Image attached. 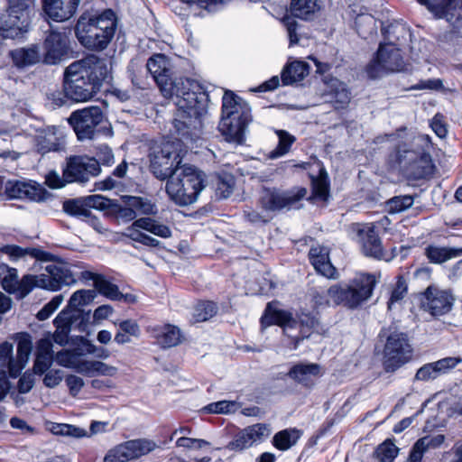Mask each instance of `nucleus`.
I'll list each match as a JSON object with an SVG mask.
<instances>
[{
    "mask_svg": "<svg viewBox=\"0 0 462 462\" xmlns=\"http://www.w3.org/2000/svg\"><path fill=\"white\" fill-rule=\"evenodd\" d=\"M462 362L460 357L448 356L421 366L416 373L419 381H430L448 373Z\"/></svg>",
    "mask_w": 462,
    "mask_h": 462,
    "instance_id": "obj_25",
    "label": "nucleus"
},
{
    "mask_svg": "<svg viewBox=\"0 0 462 462\" xmlns=\"http://www.w3.org/2000/svg\"><path fill=\"white\" fill-rule=\"evenodd\" d=\"M52 347L53 345L49 337L41 338L36 342L35 358L32 365L34 374L42 375L51 368L55 360Z\"/></svg>",
    "mask_w": 462,
    "mask_h": 462,
    "instance_id": "obj_27",
    "label": "nucleus"
},
{
    "mask_svg": "<svg viewBox=\"0 0 462 462\" xmlns=\"http://www.w3.org/2000/svg\"><path fill=\"white\" fill-rule=\"evenodd\" d=\"M251 120L222 116L218 129L226 141L240 144L245 140V127Z\"/></svg>",
    "mask_w": 462,
    "mask_h": 462,
    "instance_id": "obj_30",
    "label": "nucleus"
},
{
    "mask_svg": "<svg viewBox=\"0 0 462 462\" xmlns=\"http://www.w3.org/2000/svg\"><path fill=\"white\" fill-rule=\"evenodd\" d=\"M130 460L137 459L153 451L157 445L153 440L136 439L125 441Z\"/></svg>",
    "mask_w": 462,
    "mask_h": 462,
    "instance_id": "obj_39",
    "label": "nucleus"
},
{
    "mask_svg": "<svg viewBox=\"0 0 462 462\" xmlns=\"http://www.w3.org/2000/svg\"><path fill=\"white\" fill-rule=\"evenodd\" d=\"M5 193L9 199L41 201L44 199V189L36 182L26 180H8Z\"/></svg>",
    "mask_w": 462,
    "mask_h": 462,
    "instance_id": "obj_23",
    "label": "nucleus"
},
{
    "mask_svg": "<svg viewBox=\"0 0 462 462\" xmlns=\"http://www.w3.org/2000/svg\"><path fill=\"white\" fill-rule=\"evenodd\" d=\"M107 60L89 54L66 67L63 73V92L74 102L91 100L101 89L108 76Z\"/></svg>",
    "mask_w": 462,
    "mask_h": 462,
    "instance_id": "obj_2",
    "label": "nucleus"
},
{
    "mask_svg": "<svg viewBox=\"0 0 462 462\" xmlns=\"http://www.w3.org/2000/svg\"><path fill=\"white\" fill-rule=\"evenodd\" d=\"M125 202L126 205L131 206L135 209L137 216H154L158 212L156 204L147 198L131 196L126 199Z\"/></svg>",
    "mask_w": 462,
    "mask_h": 462,
    "instance_id": "obj_42",
    "label": "nucleus"
},
{
    "mask_svg": "<svg viewBox=\"0 0 462 462\" xmlns=\"http://www.w3.org/2000/svg\"><path fill=\"white\" fill-rule=\"evenodd\" d=\"M375 284L374 275L360 273L346 284H335L328 289H312L311 301L315 309L343 305L355 310L370 299Z\"/></svg>",
    "mask_w": 462,
    "mask_h": 462,
    "instance_id": "obj_3",
    "label": "nucleus"
},
{
    "mask_svg": "<svg viewBox=\"0 0 462 462\" xmlns=\"http://www.w3.org/2000/svg\"><path fill=\"white\" fill-rule=\"evenodd\" d=\"M236 180L231 174L219 175L216 183V194L219 199L228 198L235 188Z\"/></svg>",
    "mask_w": 462,
    "mask_h": 462,
    "instance_id": "obj_47",
    "label": "nucleus"
},
{
    "mask_svg": "<svg viewBox=\"0 0 462 462\" xmlns=\"http://www.w3.org/2000/svg\"><path fill=\"white\" fill-rule=\"evenodd\" d=\"M455 299L448 290H442L435 285L429 286L422 296L421 307L434 317L448 313L454 305Z\"/></svg>",
    "mask_w": 462,
    "mask_h": 462,
    "instance_id": "obj_18",
    "label": "nucleus"
},
{
    "mask_svg": "<svg viewBox=\"0 0 462 462\" xmlns=\"http://www.w3.org/2000/svg\"><path fill=\"white\" fill-rule=\"evenodd\" d=\"M425 254L430 263H442L448 260L460 256L462 254V249L429 245L425 249Z\"/></svg>",
    "mask_w": 462,
    "mask_h": 462,
    "instance_id": "obj_38",
    "label": "nucleus"
},
{
    "mask_svg": "<svg viewBox=\"0 0 462 462\" xmlns=\"http://www.w3.org/2000/svg\"><path fill=\"white\" fill-rule=\"evenodd\" d=\"M71 51L69 31L65 28L50 30L43 42V64L56 65L65 60Z\"/></svg>",
    "mask_w": 462,
    "mask_h": 462,
    "instance_id": "obj_14",
    "label": "nucleus"
},
{
    "mask_svg": "<svg viewBox=\"0 0 462 462\" xmlns=\"http://www.w3.org/2000/svg\"><path fill=\"white\" fill-rule=\"evenodd\" d=\"M177 447L189 449H200L206 446H209V442L201 439H191L187 437L179 438L176 441Z\"/></svg>",
    "mask_w": 462,
    "mask_h": 462,
    "instance_id": "obj_61",
    "label": "nucleus"
},
{
    "mask_svg": "<svg viewBox=\"0 0 462 462\" xmlns=\"http://www.w3.org/2000/svg\"><path fill=\"white\" fill-rule=\"evenodd\" d=\"M129 227H135L138 230L143 229L162 238L171 236V231L168 226L149 217L135 219Z\"/></svg>",
    "mask_w": 462,
    "mask_h": 462,
    "instance_id": "obj_37",
    "label": "nucleus"
},
{
    "mask_svg": "<svg viewBox=\"0 0 462 462\" xmlns=\"http://www.w3.org/2000/svg\"><path fill=\"white\" fill-rule=\"evenodd\" d=\"M166 193L179 206H189L197 201L205 188V175L193 166L176 167L167 178Z\"/></svg>",
    "mask_w": 462,
    "mask_h": 462,
    "instance_id": "obj_5",
    "label": "nucleus"
},
{
    "mask_svg": "<svg viewBox=\"0 0 462 462\" xmlns=\"http://www.w3.org/2000/svg\"><path fill=\"white\" fill-rule=\"evenodd\" d=\"M64 300L62 294L54 296L51 301L43 306V308L38 311L36 317L39 320H46L51 314L60 306Z\"/></svg>",
    "mask_w": 462,
    "mask_h": 462,
    "instance_id": "obj_58",
    "label": "nucleus"
},
{
    "mask_svg": "<svg viewBox=\"0 0 462 462\" xmlns=\"http://www.w3.org/2000/svg\"><path fill=\"white\" fill-rule=\"evenodd\" d=\"M251 447L252 441H249L247 431L244 429L236 434L233 440L227 444L226 448L231 451L241 452Z\"/></svg>",
    "mask_w": 462,
    "mask_h": 462,
    "instance_id": "obj_53",
    "label": "nucleus"
},
{
    "mask_svg": "<svg viewBox=\"0 0 462 462\" xmlns=\"http://www.w3.org/2000/svg\"><path fill=\"white\" fill-rule=\"evenodd\" d=\"M261 325L263 328L271 325H278L283 328L285 333L300 326L301 328L300 337L288 334L289 337L295 338L296 343L309 337L310 335L307 334L309 330H313L319 334H323L326 331L325 327L321 325L316 317L309 314H301L300 316V321L298 322L293 319L291 312L276 308L275 302H269L267 304L264 313L261 318Z\"/></svg>",
    "mask_w": 462,
    "mask_h": 462,
    "instance_id": "obj_8",
    "label": "nucleus"
},
{
    "mask_svg": "<svg viewBox=\"0 0 462 462\" xmlns=\"http://www.w3.org/2000/svg\"><path fill=\"white\" fill-rule=\"evenodd\" d=\"M0 283L6 291L10 293L17 292L19 288L17 270L7 266V271L2 276Z\"/></svg>",
    "mask_w": 462,
    "mask_h": 462,
    "instance_id": "obj_54",
    "label": "nucleus"
},
{
    "mask_svg": "<svg viewBox=\"0 0 462 462\" xmlns=\"http://www.w3.org/2000/svg\"><path fill=\"white\" fill-rule=\"evenodd\" d=\"M97 296L95 290H78L72 293L65 309L67 316L77 319L82 313L83 308L93 302Z\"/></svg>",
    "mask_w": 462,
    "mask_h": 462,
    "instance_id": "obj_31",
    "label": "nucleus"
},
{
    "mask_svg": "<svg viewBox=\"0 0 462 462\" xmlns=\"http://www.w3.org/2000/svg\"><path fill=\"white\" fill-rule=\"evenodd\" d=\"M95 289L112 300H121L124 297L118 287L107 281L103 275L96 282Z\"/></svg>",
    "mask_w": 462,
    "mask_h": 462,
    "instance_id": "obj_44",
    "label": "nucleus"
},
{
    "mask_svg": "<svg viewBox=\"0 0 462 462\" xmlns=\"http://www.w3.org/2000/svg\"><path fill=\"white\" fill-rule=\"evenodd\" d=\"M247 431L249 441H252V447L264 441L271 434L269 425L257 423L245 428Z\"/></svg>",
    "mask_w": 462,
    "mask_h": 462,
    "instance_id": "obj_45",
    "label": "nucleus"
},
{
    "mask_svg": "<svg viewBox=\"0 0 462 462\" xmlns=\"http://www.w3.org/2000/svg\"><path fill=\"white\" fill-rule=\"evenodd\" d=\"M116 27L115 13L108 9L100 14L84 13L75 27L79 42L91 51L105 50L113 39Z\"/></svg>",
    "mask_w": 462,
    "mask_h": 462,
    "instance_id": "obj_4",
    "label": "nucleus"
},
{
    "mask_svg": "<svg viewBox=\"0 0 462 462\" xmlns=\"http://www.w3.org/2000/svg\"><path fill=\"white\" fill-rule=\"evenodd\" d=\"M405 69V62L396 43H381L375 58L367 67V74L376 79L383 74L400 72Z\"/></svg>",
    "mask_w": 462,
    "mask_h": 462,
    "instance_id": "obj_11",
    "label": "nucleus"
},
{
    "mask_svg": "<svg viewBox=\"0 0 462 462\" xmlns=\"http://www.w3.org/2000/svg\"><path fill=\"white\" fill-rule=\"evenodd\" d=\"M436 18L445 19L455 29L462 28V0H417Z\"/></svg>",
    "mask_w": 462,
    "mask_h": 462,
    "instance_id": "obj_17",
    "label": "nucleus"
},
{
    "mask_svg": "<svg viewBox=\"0 0 462 462\" xmlns=\"http://www.w3.org/2000/svg\"><path fill=\"white\" fill-rule=\"evenodd\" d=\"M127 236L133 241L141 243L147 246L157 247L160 245L159 240L141 232L135 227L127 228Z\"/></svg>",
    "mask_w": 462,
    "mask_h": 462,
    "instance_id": "obj_55",
    "label": "nucleus"
},
{
    "mask_svg": "<svg viewBox=\"0 0 462 462\" xmlns=\"http://www.w3.org/2000/svg\"><path fill=\"white\" fill-rule=\"evenodd\" d=\"M407 292V284L402 277H398L396 286L392 291L388 301V309L392 310L395 303L400 302Z\"/></svg>",
    "mask_w": 462,
    "mask_h": 462,
    "instance_id": "obj_59",
    "label": "nucleus"
},
{
    "mask_svg": "<svg viewBox=\"0 0 462 462\" xmlns=\"http://www.w3.org/2000/svg\"><path fill=\"white\" fill-rule=\"evenodd\" d=\"M63 210L70 216L80 217L82 220H84L90 212V210L86 208L85 202L82 203L76 199L65 201L63 203Z\"/></svg>",
    "mask_w": 462,
    "mask_h": 462,
    "instance_id": "obj_52",
    "label": "nucleus"
},
{
    "mask_svg": "<svg viewBox=\"0 0 462 462\" xmlns=\"http://www.w3.org/2000/svg\"><path fill=\"white\" fill-rule=\"evenodd\" d=\"M46 273H42L40 288L49 291H58L62 286H69L77 282L72 273L66 267L55 264L46 267Z\"/></svg>",
    "mask_w": 462,
    "mask_h": 462,
    "instance_id": "obj_22",
    "label": "nucleus"
},
{
    "mask_svg": "<svg viewBox=\"0 0 462 462\" xmlns=\"http://www.w3.org/2000/svg\"><path fill=\"white\" fill-rule=\"evenodd\" d=\"M307 194L304 188H294L290 190L276 189H263L260 197V203L265 210L276 211L283 208H291Z\"/></svg>",
    "mask_w": 462,
    "mask_h": 462,
    "instance_id": "obj_15",
    "label": "nucleus"
},
{
    "mask_svg": "<svg viewBox=\"0 0 462 462\" xmlns=\"http://www.w3.org/2000/svg\"><path fill=\"white\" fill-rule=\"evenodd\" d=\"M174 130H176L175 127ZM201 131L202 129L199 134L193 138L182 136L175 131L181 140H168L154 144L149 155L150 170L152 174L159 180H166L173 173L176 167H181L180 162L183 152L182 143L198 139L201 134Z\"/></svg>",
    "mask_w": 462,
    "mask_h": 462,
    "instance_id": "obj_7",
    "label": "nucleus"
},
{
    "mask_svg": "<svg viewBox=\"0 0 462 462\" xmlns=\"http://www.w3.org/2000/svg\"><path fill=\"white\" fill-rule=\"evenodd\" d=\"M40 275H24L21 281H19V288L17 289V292L24 297L30 293V291L34 288H40Z\"/></svg>",
    "mask_w": 462,
    "mask_h": 462,
    "instance_id": "obj_57",
    "label": "nucleus"
},
{
    "mask_svg": "<svg viewBox=\"0 0 462 462\" xmlns=\"http://www.w3.org/2000/svg\"><path fill=\"white\" fill-rule=\"evenodd\" d=\"M79 360V355L69 350H61L55 355L57 364L67 368L75 369Z\"/></svg>",
    "mask_w": 462,
    "mask_h": 462,
    "instance_id": "obj_56",
    "label": "nucleus"
},
{
    "mask_svg": "<svg viewBox=\"0 0 462 462\" xmlns=\"http://www.w3.org/2000/svg\"><path fill=\"white\" fill-rule=\"evenodd\" d=\"M279 137V143L275 149L270 152L268 157L270 159H277L289 152L291 146L295 142V137L284 130L276 132Z\"/></svg>",
    "mask_w": 462,
    "mask_h": 462,
    "instance_id": "obj_43",
    "label": "nucleus"
},
{
    "mask_svg": "<svg viewBox=\"0 0 462 462\" xmlns=\"http://www.w3.org/2000/svg\"><path fill=\"white\" fill-rule=\"evenodd\" d=\"M116 326H118L119 329L123 330L130 337H139L141 329L138 323L134 319H125L118 322H115Z\"/></svg>",
    "mask_w": 462,
    "mask_h": 462,
    "instance_id": "obj_63",
    "label": "nucleus"
},
{
    "mask_svg": "<svg viewBox=\"0 0 462 462\" xmlns=\"http://www.w3.org/2000/svg\"><path fill=\"white\" fill-rule=\"evenodd\" d=\"M100 173V166L94 157L75 155L67 159L64 176L67 181L85 183Z\"/></svg>",
    "mask_w": 462,
    "mask_h": 462,
    "instance_id": "obj_16",
    "label": "nucleus"
},
{
    "mask_svg": "<svg viewBox=\"0 0 462 462\" xmlns=\"http://www.w3.org/2000/svg\"><path fill=\"white\" fill-rule=\"evenodd\" d=\"M43 384L48 388H54L60 383L63 373L59 369H49L43 374Z\"/></svg>",
    "mask_w": 462,
    "mask_h": 462,
    "instance_id": "obj_64",
    "label": "nucleus"
},
{
    "mask_svg": "<svg viewBox=\"0 0 462 462\" xmlns=\"http://www.w3.org/2000/svg\"><path fill=\"white\" fill-rule=\"evenodd\" d=\"M239 409V405L234 401H219L209 403L204 410L208 413H234Z\"/></svg>",
    "mask_w": 462,
    "mask_h": 462,
    "instance_id": "obj_50",
    "label": "nucleus"
},
{
    "mask_svg": "<svg viewBox=\"0 0 462 462\" xmlns=\"http://www.w3.org/2000/svg\"><path fill=\"white\" fill-rule=\"evenodd\" d=\"M85 206L97 209H106L111 207V200L101 195H90L84 199Z\"/></svg>",
    "mask_w": 462,
    "mask_h": 462,
    "instance_id": "obj_60",
    "label": "nucleus"
},
{
    "mask_svg": "<svg viewBox=\"0 0 462 462\" xmlns=\"http://www.w3.org/2000/svg\"><path fill=\"white\" fill-rule=\"evenodd\" d=\"M310 261L317 273L327 278H334L336 268L332 265L328 258V251L326 247H311L309 253Z\"/></svg>",
    "mask_w": 462,
    "mask_h": 462,
    "instance_id": "obj_33",
    "label": "nucleus"
},
{
    "mask_svg": "<svg viewBox=\"0 0 462 462\" xmlns=\"http://www.w3.org/2000/svg\"><path fill=\"white\" fill-rule=\"evenodd\" d=\"M3 252L14 261L28 256L33 259H42L44 255V252L40 249L31 247L23 248L15 245H5L3 248Z\"/></svg>",
    "mask_w": 462,
    "mask_h": 462,
    "instance_id": "obj_41",
    "label": "nucleus"
},
{
    "mask_svg": "<svg viewBox=\"0 0 462 462\" xmlns=\"http://www.w3.org/2000/svg\"><path fill=\"white\" fill-rule=\"evenodd\" d=\"M300 438V431L286 429L277 432L273 438V445L279 450L285 451L293 447Z\"/></svg>",
    "mask_w": 462,
    "mask_h": 462,
    "instance_id": "obj_40",
    "label": "nucleus"
},
{
    "mask_svg": "<svg viewBox=\"0 0 462 462\" xmlns=\"http://www.w3.org/2000/svg\"><path fill=\"white\" fill-rule=\"evenodd\" d=\"M222 116L251 120L249 105L232 91H226L222 98Z\"/></svg>",
    "mask_w": 462,
    "mask_h": 462,
    "instance_id": "obj_29",
    "label": "nucleus"
},
{
    "mask_svg": "<svg viewBox=\"0 0 462 462\" xmlns=\"http://www.w3.org/2000/svg\"><path fill=\"white\" fill-rule=\"evenodd\" d=\"M35 145L37 152L42 154L62 151L65 148V134L60 127L47 126L37 132Z\"/></svg>",
    "mask_w": 462,
    "mask_h": 462,
    "instance_id": "obj_20",
    "label": "nucleus"
},
{
    "mask_svg": "<svg viewBox=\"0 0 462 462\" xmlns=\"http://www.w3.org/2000/svg\"><path fill=\"white\" fill-rule=\"evenodd\" d=\"M358 235L362 244V251L366 256L385 261L392 259V256H389L384 252L381 239L376 234L373 224L364 226L359 230Z\"/></svg>",
    "mask_w": 462,
    "mask_h": 462,
    "instance_id": "obj_24",
    "label": "nucleus"
},
{
    "mask_svg": "<svg viewBox=\"0 0 462 462\" xmlns=\"http://www.w3.org/2000/svg\"><path fill=\"white\" fill-rule=\"evenodd\" d=\"M130 461L125 443H121L110 448L104 457L103 462H128Z\"/></svg>",
    "mask_w": 462,
    "mask_h": 462,
    "instance_id": "obj_51",
    "label": "nucleus"
},
{
    "mask_svg": "<svg viewBox=\"0 0 462 462\" xmlns=\"http://www.w3.org/2000/svg\"><path fill=\"white\" fill-rule=\"evenodd\" d=\"M5 14L0 17V45L5 40H22L30 30L35 3L30 0H7Z\"/></svg>",
    "mask_w": 462,
    "mask_h": 462,
    "instance_id": "obj_6",
    "label": "nucleus"
},
{
    "mask_svg": "<svg viewBox=\"0 0 462 462\" xmlns=\"http://www.w3.org/2000/svg\"><path fill=\"white\" fill-rule=\"evenodd\" d=\"M383 365L387 372H393L406 364L411 357L412 347L408 336L398 330L383 329Z\"/></svg>",
    "mask_w": 462,
    "mask_h": 462,
    "instance_id": "obj_9",
    "label": "nucleus"
},
{
    "mask_svg": "<svg viewBox=\"0 0 462 462\" xmlns=\"http://www.w3.org/2000/svg\"><path fill=\"white\" fill-rule=\"evenodd\" d=\"M414 203L411 195L395 196L386 202V209L390 214H398L410 208Z\"/></svg>",
    "mask_w": 462,
    "mask_h": 462,
    "instance_id": "obj_46",
    "label": "nucleus"
},
{
    "mask_svg": "<svg viewBox=\"0 0 462 462\" xmlns=\"http://www.w3.org/2000/svg\"><path fill=\"white\" fill-rule=\"evenodd\" d=\"M399 448L390 439L380 444L376 448V457L380 462H392L397 456Z\"/></svg>",
    "mask_w": 462,
    "mask_h": 462,
    "instance_id": "obj_49",
    "label": "nucleus"
},
{
    "mask_svg": "<svg viewBox=\"0 0 462 462\" xmlns=\"http://www.w3.org/2000/svg\"><path fill=\"white\" fill-rule=\"evenodd\" d=\"M98 166L100 164L110 166L115 162V158L111 148L106 144L99 145L97 151V159Z\"/></svg>",
    "mask_w": 462,
    "mask_h": 462,
    "instance_id": "obj_62",
    "label": "nucleus"
},
{
    "mask_svg": "<svg viewBox=\"0 0 462 462\" xmlns=\"http://www.w3.org/2000/svg\"><path fill=\"white\" fill-rule=\"evenodd\" d=\"M309 64L304 61H293L288 64L282 71L283 85H291L301 81L309 74Z\"/></svg>",
    "mask_w": 462,
    "mask_h": 462,
    "instance_id": "obj_36",
    "label": "nucleus"
},
{
    "mask_svg": "<svg viewBox=\"0 0 462 462\" xmlns=\"http://www.w3.org/2000/svg\"><path fill=\"white\" fill-rule=\"evenodd\" d=\"M320 10L319 0H291L290 12L292 17H285L283 24L286 27L290 46L300 42V25L294 18L310 21L316 17Z\"/></svg>",
    "mask_w": 462,
    "mask_h": 462,
    "instance_id": "obj_13",
    "label": "nucleus"
},
{
    "mask_svg": "<svg viewBox=\"0 0 462 462\" xmlns=\"http://www.w3.org/2000/svg\"><path fill=\"white\" fill-rule=\"evenodd\" d=\"M322 374L321 366L315 363H299L291 366L288 372L291 379L305 387L313 386Z\"/></svg>",
    "mask_w": 462,
    "mask_h": 462,
    "instance_id": "obj_28",
    "label": "nucleus"
},
{
    "mask_svg": "<svg viewBox=\"0 0 462 462\" xmlns=\"http://www.w3.org/2000/svg\"><path fill=\"white\" fill-rule=\"evenodd\" d=\"M217 306L212 301L199 302L193 311V318L197 322H203L212 318L217 313Z\"/></svg>",
    "mask_w": 462,
    "mask_h": 462,
    "instance_id": "obj_48",
    "label": "nucleus"
},
{
    "mask_svg": "<svg viewBox=\"0 0 462 462\" xmlns=\"http://www.w3.org/2000/svg\"><path fill=\"white\" fill-rule=\"evenodd\" d=\"M150 331L157 344L163 348L175 346L181 342L180 329L174 325L155 326L151 328Z\"/></svg>",
    "mask_w": 462,
    "mask_h": 462,
    "instance_id": "obj_32",
    "label": "nucleus"
},
{
    "mask_svg": "<svg viewBox=\"0 0 462 462\" xmlns=\"http://www.w3.org/2000/svg\"><path fill=\"white\" fill-rule=\"evenodd\" d=\"M8 58L17 69H25L43 63L42 50L38 43L13 49L8 52Z\"/></svg>",
    "mask_w": 462,
    "mask_h": 462,
    "instance_id": "obj_21",
    "label": "nucleus"
},
{
    "mask_svg": "<svg viewBox=\"0 0 462 462\" xmlns=\"http://www.w3.org/2000/svg\"><path fill=\"white\" fill-rule=\"evenodd\" d=\"M105 115L97 106H90L71 113L69 123L79 140L93 139Z\"/></svg>",
    "mask_w": 462,
    "mask_h": 462,
    "instance_id": "obj_12",
    "label": "nucleus"
},
{
    "mask_svg": "<svg viewBox=\"0 0 462 462\" xmlns=\"http://www.w3.org/2000/svg\"><path fill=\"white\" fill-rule=\"evenodd\" d=\"M32 350V342L29 335L21 337L17 343L16 356H14V346L9 342L0 345V375L6 373L13 378L17 377L26 366Z\"/></svg>",
    "mask_w": 462,
    "mask_h": 462,
    "instance_id": "obj_10",
    "label": "nucleus"
},
{
    "mask_svg": "<svg viewBox=\"0 0 462 462\" xmlns=\"http://www.w3.org/2000/svg\"><path fill=\"white\" fill-rule=\"evenodd\" d=\"M396 162L408 164L414 179H423L432 173V164L429 155H418L414 151L401 150L396 152Z\"/></svg>",
    "mask_w": 462,
    "mask_h": 462,
    "instance_id": "obj_19",
    "label": "nucleus"
},
{
    "mask_svg": "<svg viewBox=\"0 0 462 462\" xmlns=\"http://www.w3.org/2000/svg\"><path fill=\"white\" fill-rule=\"evenodd\" d=\"M147 70L165 97L175 96L177 112L172 121L176 131L185 137H196L203 127L208 95L196 80L177 78L171 60L164 54H154L146 63Z\"/></svg>",
    "mask_w": 462,
    "mask_h": 462,
    "instance_id": "obj_1",
    "label": "nucleus"
},
{
    "mask_svg": "<svg viewBox=\"0 0 462 462\" xmlns=\"http://www.w3.org/2000/svg\"><path fill=\"white\" fill-rule=\"evenodd\" d=\"M327 97L335 109L346 108L351 100V94L346 85L337 79H331L328 83Z\"/></svg>",
    "mask_w": 462,
    "mask_h": 462,
    "instance_id": "obj_34",
    "label": "nucleus"
},
{
    "mask_svg": "<svg viewBox=\"0 0 462 462\" xmlns=\"http://www.w3.org/2000/svg\"><path fill=\"white\" fill-rule=\"evenodd\" d=\"M80 0H42L44 13L56 22L69 20L74 15Z\"/></svg>",
    "mask_w": 462,
    "mask_h": 462,
    "instance_id": "obj_26",
    "label": "nucleus"
},
{
    "mask_svg": "<svg viewBox=\"0 0 462 462\" xmlns=\"http://www.w3.org/2000/svg\"><path fill=\"white\" fill-rule=\"evenodd\" d=\"M74 321V319L67 316L66 311H60L53 320L56 327L55 332L51 337L48 336L51 342L54 341L60 346H65L68 343L69 334Z\"/></svg>",
    "mask_w": 462,
    "mask_h": 462,
    "instance_id": "obj_35",
    "label": "nucleus"
}]
</instances>
